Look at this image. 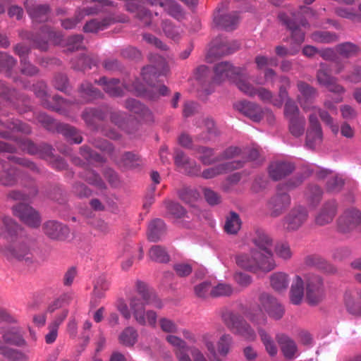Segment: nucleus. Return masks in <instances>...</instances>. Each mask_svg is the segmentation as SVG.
<instances>
[{"label":"nucleus","instance_id":"obj_13","mask_svg":"<svg viewBox=\"0 0 361 361\" xmlns=\"http://www.w3.org/2000/svg\"><path fill=\"white\" fill-rule=\"evenodd\" d=\"M297 88L299 94L296 99L303 111H308L316 109L312 104L318 94L317 89L302 80L297 82Z\"/></svg>","mask_w":361,"mask_h":361},{"label":"nucleus","instance_id":"obj_61","mask_svg":"<svg viewBox=\"0 0 361 361\" xmlns=\"http://www.w3.org/2000/svg\"><path fill=\"white\" fill-rule=\"evenodd\" d=\"M0 354L13 361H23L25 359V355L22 352L4 345L0 348Z\"/></svg>","mask_w":361,"mask_h":361},{"label":"nucleus","instance_id":"obj_64","mask_svg":"<svg viewBox=\"0 0 361 361\" xmlns=\"http://www.w3.org/2000/svg\"><path fill=\"white\" fill-rule=\"evenodd\" d=\"M164 204L167 211L176 218H182L186 214L185 209L178 203L165 201Z\"/></svg>","mask_w":361,"mask_h":361},{"label":"nucleus","instance_id":"obj_63","mask_svg":"<svg viewBox=\"0 0 361 361\" xmlns=\"http://www.w3.org/2000/svg\"><path fill=\"white\" fill-rule=\"evenodd\" d=\"M81 156L89 161H95L98 163L104 162V159L99 154L93 152L89 147L82 146L80 147Z\"/></svg>","mask_w":361,"mask_h":361},{"label":"nucleus","instance_id":"obj_1","mask_svg":"<svg viewBox=\"0 0 361 361\" xmlns=\"http://www.w3.org/2000/svg\"><path fill=\"white\" fill-rule=\"evenodd\" d=\"M137 289L141 298L136 296L130 298L129 302L130 314L132 313L135 320L140 325L154 327L157 324V313L153 310L145 311V305H152L161 309L163 307L162 302L155 292L149 289L145 283L138 281Z\"/></svg>","mask_w":361,"mask_h":361},{"label":"nucleus","instance_id":"obj_60","mask_svg":"<svg viewBox=\"0 0 361 361\" xmlns=\"http://www.w3.org/2000/svg\"><path fill=\"white\" fill-rule=\"evenodd\" d=\"M334 77L329 73V68L327 64L321 63L319 69L317 73V80L319 85L325 86L328 82L332 81Z\"/></svg>","mask_w":361,"mask_h":361},{"label":"nucleus","instance_id":"obj_43","mask_svg":"<svg viewBox=\"0 0 361 361\" xmlns=\"http://www.w3.org/2000/svg\"><path fill=\"white\" fill-rule=\"evenodd\" d=\"M270 283L276 291L286 290L289 284L288 276L283 272L274 273L270 277Z\"/></svg>","mask_w":361,"mask_h":361},{"label":"nucleus","instance_id":"obj_28","mask_svg":"<svg viewBox=\"0 0 361 361\" xmlns=\"http://www.w3.org/2000/svg\"><path fill=\"white\" fill-rule=\"evenodd\" d=\"M25 6L27 13L34 21L42 22L47 20V13L49 11V7L47 5L27 2Z\"/></svg>","mask_w":361,"mask_h":361},{"label":"nucleus","instance_id":"obj_15","mask_svg":"<svg viewBox=\"0 0 361 361\" xmlns=\"http://www.w3.org/2000/svg\"><path fill=\"white\" fill-rule=\"evenodd\" d=\"M252 242L256 246V251H258L263 259L275 262L273 259L272 246L273 240L271 236L262 230H257L252 238Z\"/></svg>","mask_w":361,"mask_h":361},{"label":"nucleus","instance_id":"obj_39","mask_svg":"<svg viewBox=\"0 0 361 361\" xmlns=\"http://www.w3.org/2000/svg\"><path fill=\"white\" fill-rule=\"evenodd\" d=\"M114 23V20L111 17H106L102 20L92 19L85 23L83 30L85 32H97L107 28Z\"/></svg>","mask_w":361,"mask_h":361},{"label":"nucleus","instance_id":"obj_23","mask_svg":"<svg viewBox=\"0 0 361 361\" xmlns=\"http://www.w3.org/2000/svg\"><path fill=\"white\" fill-rule=\"evenodd\" d=\"M244 161H233L224 164L216 165L204 170L202 173V176L205 179H210L216 177L222 173L228 171L238 169L243 166Z\"/></svg>","mask_w":361,"mask_h":361},{"label":"nucleus","instance_id":"obj_54","mask_svg":"<svg viewBox=\"0 0 361 361\" xmlns=\"http://www.w3.org/2000/svg\"><path fill=\"white\" fill-rule=\"evenodd\" d=\"M233 292L234 288L231 284L219 283L216 286L212 287V289L210 291V296L214 298L230 296L233 293Z\"/></svg>","mask_w":361,"mask_h":361},{"label":"nucleus","instance_id":"obj_49","mask_svg":"<svg viewBox=\"0 0 361 361\" xmlns=\"http://www.w3.org/2000/svg\"><path fill=\"white\" fill-rule=\"evenodd\" d=\"M241 226V221L239 215L233 212H231L230 214L226 217L224 230L227 233L236 234L240 230Z\"/></svg>","mask_w":361,"mask_h":361},{"label":"nucleus","instance_id":"obj_37","mask_svg":"<svg viewBox=\"0 0 361 361\" xmlns=\"http://www.w3.org/2000/svg\"><path fill=\"white\" fill-rule=\"evenodd\" d=\"M166 232V225L163 220L156 219L151 221L148 226V238L149 240L157 242L161 239Z\"/></svg>","mask_w":361,"mask_h":361},{"label":"nucleus","instance_id":"obj_10","mask_svg":"<svg viewBox=\"0 0 361 361\" xmlns=\"http://www.w3.org/2000/svg\"><path fill=\"white\" fill-rule=\"evenodd\" d=\"M308 216V211L305 207H293L283 217V228L288 232L297 231L307 221Z\"/></svg>","mask_w":361,"mask_h":361},{"label":"nucleus","instance_id":"obj_24","mask_svg":"<svg viewBox=\"0 0 361 361\" xmlns=\"http://www.w3.org/2000/svg\"><path fill=\"white\" fill-rule=\"evenodd\" d=\"M295 170L293 163L288 161H275L269 166V175L274 180H281L290 174Z\"/></svg>","mask_w":361,"mask_h":361},{"label":"nucleus","instance_id":"obj_5","mask_svg":"<svg viewBox=\"0 0 361 361\" xmlns=\"http://www.w3.org/2000/svg\"><path fill=\"white\" fill-rule=\"evenodd\" d=\"M278 18L280 22L290 32L291 38L298 46L305 40V32L300 26L309 28L310 24L305 18H301L299 13H293L290 16L286 13H279Z\"/></svg>","mask_w":361,"mask_h":361},{"label":"nucleus","instance_id":"obj_59","mask_svg":"<svg viewBox=\"0 0 361 361\" xmlns=\"http://www.w3.org/2000/svg\"><path fill=\"white\" fill-rule=\"evenodd\" d=\"M242 75L243 72L234 80L238 88L250 97L256 95V89L247 80L243 79Z\"/></svg>","mask_w":361,"mask_h":361},{"label":"nucleus","instance_id":"obj_41","mask_svg":"<svg viewBox=\"0 0 361 361\" xmlns=\"http://www.w3.org/2000/svg\"><path fill=\"white\" fill-rule=\"evenodd\" d=\"M79 176L89 184L99 189L105 188V183L100 176L91 169H85L82 171L79 172Z\"/></svg>","mask_w":361,"mask_h":361},{"label":"nucleus","instance_id":"obj_46","mask_svg":"<svg viewBox=\"0 0 361 361\" xmlns=\"http://www.w3.org/2000/svg\"><path fill=\"white\" fill-rule=\"evenodd\" d=\"M148 256L152 261L159 263H166L169 261L170 257L166 249L159 245L150 247Z\"/></svg>","mask_w":361,"mask_h":361},{"label":"nucleus","instance_id":"obj_36","mask_svg":"<svg viewBox=\"0 0 361 361\" xmlns=\"http://www.w3.org/2000/svg\"><path fill=\"white\" fill-rule=\"evenodd\" d=\"M164 11L178 21H181L185 18V12L181 6L173 0H166L163 3H160Z\"/></svg>","mask_w":361,"mask_h":361},{"label":"nucleus","instance_id":"obj_3","mask_svg":"<svg viewBox=\"0 0 361 361\" xmlns=\"http://www.w3.org/2000/svg\"><path fill=\"white\" fill-rule=\"evenodd\" d=\"M108 113H110L111 121L116 126L123 129L128 134L134 133L133 130L128 128V124L124 121L126 114L121 111H111L110 108L108 106L99 109L87 108L83 111L82 117L88 126H95L96 122L97 121L104 120Z\"/></svg>","mask_w":361,"mask_h":361},{"label":"nucleus","instance_id":"obj_30","mask_svg":"<svg viewBox=\"0 0 361 361\" xmlns=\"http://www.w3.org/2000/svg\"><path fill=\"white\" fill-rule=\"evenodd\" d=\"M304 297V281L299 276H295L290 290V300L292 304L300 305Z\"/></svg>","mask_w":361,"mask_h":361},{"label":"nucleus","instance_id":"obj_33","mask_svg":"<svg viewBox=\"0 0 361 361\" xmlns=\"http://www.w3.org/2000/svg\"><path fill=\"white\" fill-rule=\"evenodd\" d=\"M240 47V44L234 42L232 44L228 42L219 43L217 40L212 42V47L209 49V54L212 55H226L233 53Z\"/></svg>","mask_w":361,"mask_h":361},{"label":"nucleus","instance_id":"obj_47","mask_svg":"<svg viewBox=\"0 0 361 361\" xmlns=\"http://www.w3.org/2000/svg\"><path fill=\"white\" fill-rule=\"evenodd\" d=\"M4 253L8 258H14L18 260L25 259L27 261L30 259L29 250L25 245H20L16 247H8L4 251Z\"/></svg>","mask_w":361,"mask_h":361},{"label":"nucleus","instance_id":"obj_55","mask_svg":"<svg viewBox=\"0 0 361 361\" xmlns=\"http://www.w3.org/2000/svg\"><path fill=\"white\" fill-rule=\"evenodd\" d=\"M178 196L184 202L190 204H193L200 197L198 191L192 188H182L178 192Z\"/></svg>","mask_w":361,"mask_h":361},{"label":"nucleus","instance_id":"obj_58","mask_svg":"<svg viewBox=\"0 0 361 361\" xmlns=\"http://www.w3.org/2000/svg\"><path fill=\"white\" fill-rule=\"evenodd\" d=\"M284 116L290 120L293 118L302 116L300 114V109L293 99H288L284 104Z\"/></svg>","mask_w":361,"mask_h":361},{"label":"nucleus","instance_id":"obj_27","mask_svg":"<svg viewBox=\"0 0 361 361\" xmlns=\"http://www.w3.org/2000/svg\"><path fill=\"white\" fill-rule=\"evenodd\" d=\"M78 93L82 99L75 101L78 104L87 103L103 95L99 90L94 88L88 82H84L80 85Z\"/></svg>","mask_w":361,"mask_h":361},{"label":"nucleus","instance_id":"obj_51","mask_svg":"<svg viewBox=\"0 0 361 361\" xmlns=\"http://www.w3.org/2000/svg\"><path fill=\"white\" fill-rule=\"evenodd\" d=\"M312 39L317 43L329 44L338 40L335 32L329 31H316L311 35Z\"/></svg>","mask_w":361,"mask_h":361},{"label":"nucleus","instance_id":"obj_25","mask_svg":"<svg viewBox=\"0 0 361 361\" xmlns=\"http://www.w3.org/2000/svg\"><path fill=\"white\" fill-rule=\"evenodd\" d=\"M95 82L102 86L104 92L111 97L123 95L124 86L118 79L102 77L99 80H95Z\"/></svg>","mask_w":361,"mask_h":361},{"label":"nucleus","instance_id":"obj_35","mask_svg":"<svg viewBox=\"0 0 361 361\" xmlns=\"http://www.w3.org/2000/svg\"><path fill=\"white\" fill-rule=\"evenodd\" d=\"M109 288V282L105 276H99L94 281L92 302L97 304L105 297V293Z\"/></svg>","mask_w":361,"mask_h":361},{"label":"nucleus","instance_id":"obj_18","mask_svg":"<svg viewBox=\"0 0 361 361\" xmlns=\"http://www.w3.org/2000/svg\"><path fill=\"white\" fill-rule=\"evenodd\" d=\"M338 212V204L334 200L323 204L314 216V222L319 226H324L333 222Z\"/></svg>","mask_w":361,"mask_h":361},{"label":"nucleus","instance_id":"obj_57","mask_svg":"<svg viewBox=\"0 0 361 361\" xmlns=\"http://www.w3.org/2000/svg\"><path fill=\"white\" fill-rule=\"evenodd\" d=\"M233 345V338L229 334L222 335L217 342V350L221 355L226 356Z\"/></svg>","mask_w":361,"mask_h":361},{"label":"nucleus","instance_id":"obj_12","mask_svg":"<svg viewBox=\"0 0 361 361\" xmlns=\"http://www.w3.org/2000/svg\"><path fill=\"white\" fill-rule=\"evenodd\" d=\"M13 214L23 223L32 228H37L41 224V217L37 211L31 206L19 203L12 207Z\"/></svg>","mask_w":361,"mask_h":361},{"label":"nucleus","instance_id":"obj_31","mask_svg":"<svg viewBox=\"0 0 361 361\" xmlns=\"http://www.w3.org/2000/svg\"><path fill=\"white\" fill-rule=\"evenodd\" d=\"M124 106L132 113L140 116L146 121H149L152 113L148 108L135 99H128L125 102Z\"/></svg>","mask_w":361,"mask_h":361},{"label":"nucleus","instance_id":"obj_16","mask_svg":"<svg viewBox=\"0 0 361 361\" xmlns=\"http://www.w3.org/2000/svg\"><path fill=\"white\" fill-rule=\"evenodd\" d=\"M308 121L309 126L306 133V145L310 149H314L322 142V128L315 114H310Z\"/></svg>","mask_w":361,"mask_h":361},{"label":"nucleus","instance_id":"obj_42","mask_svg":"<svg viewBox=\"0 0 361 361\" xmlns=\"http://www.w3.org/2000/svg\"><path fill=\"white\" fill-rule=\"evenodd\" d=\"M138 334L137 330L132 326L125 328L118 336V341L121 344L131 347L137 342Z\"/></svg>","mask_w":361,"mask_h":361},{"label":"nucleus","instance_id":"obj_9","mask_svg":"<svg viewBox=\"0 0 361 361\" xmlns=\"http://www.w3.org/2000/svg\"><path fill=\"white\" fill-rule=\"evenodd\" d=\"M306 300L311 305L319 303L325 296V289L322 278L314 274L305 276Z\"/></svg>","mask_w":361,"mask_h":361},{"label":"nucleus","instance_id":"obj_53","mask_svg":"<svg viewBox=\"0 0 361 361\" xmlns=\"http://www.w3.org/2000/svg\"><path fill=\"white\" fill-rule=\"evenodd\" d=\"M322 194V190L319 186L311 185L307 188L305 195L309 203L315 207L321 201Z\"/></svg>","mask_w":361,"mask_h":361},{"label":"nucleus","instance_id":"obj_40","mask_svg":"<svg viewBox=\"0 0 361 361\" xmlns=\"http://www.w3.org/2000/svg\"><path fill=\"white\" fill-rule=\"evenodd\" d=\"M97 63V59L95 57L81 55L78 58L71 60L72 68L77 71H85L91 69Z\"/></svg>","mask_w":361,"mask_h":361},{"label":"nucleus","instance_id":"obj_45","mask_svg":"<svg viewBox=\"0 0 361 361\" xmlns=\"http://www.w3.org/2000/svg\"><path fill=\"white\" fill-rule=\"evenodd\" d=\"M312 111H314V112L312 114H315L316 115L318 114L322 121L331 129V132L335 135L338 133L339 126L334 122V118L327 111L317 106H316V109H313Z\"/></svg>","mask_w":361,"mask_h":361},{"label":"nucleus","instance_id":"obj_2","mask_svg":"<svg viewBox=\"0 0 361 361\" xmlns=\"http://www.w3.org/2000/svg\"><path fill=\"white\" fill-rule=\"evenodd\" d=\"M169 67L166 61L159 56L156 64L149 65L142 70V76L147 85L136 82L135 90L137 95L151 100H156L161 96H165L169 92V88L164 85L153 84V80L160 75H166Z\"/></svg>","mask_w":361,"mask_h":361},{"label":"nucleus","instance_id":"obj_26","mask_svg":"<svg viewBox=\"0 0 361 361\" xmlns=\"http://www.w3.org/2000/svg\"><path fill=\"white\" fill-rule=\"evenodd\" d=\"M214 22L220 28L231 31L236 28L238 23V16L236 12L226 15L216 14L214 16Z\"/></svg>","mask_w":361,"mask_h":361},{"label":"nucleus","instance_id":"obj_50","mask_svg":"<svg viewBox=\"0 0 361 361\" xmlns=\"http://www.w3.org/2000/svg\"><path fill=\"white\" fill-rule=\"evenodd\" d=\"M126 7L128 11L136 13V16L142 20L146 25H150L152 14L144 6L128 3Z\"/></svg>","mask_w":361,"mask_h":361},{"label":"nucleus","instance_id":"obj_11","mask_svg":"<svg viewBox=\"0 0 361 361\" xmlns=\"http://www.w3.org/2000/svg\"><path fill=\"white\" fill-rule=\"evenodd\" d=\"M337 228L342 233H348L357 228L361 230V212L355 209L345 210L337 219Z\"/></svg>","mask_w":361,"mask_h":361},{"label":"nucleus","instance_id":"obj_62","mask_svg":"<svg viewBox=\"0 0 361 361\" xmlns=\"http://www.w3.org/2000/svg\"><path fill=\"white\" fill-rule=\"evenodd\" d=\"M344 185L343 179L338 176H334L329 178L326 182V190L329 192H338Z\"/></svg>","mask_w":361,"mask_h":361},{"label":"nucleus","instance_id":"obj_29","mask_svg":"<svg viewBox=\"0 0 361 361\" xmlns=\"http://www.w3.org/2000/svg\"><path fill=\"white\" fill-rule=\"evenodd\" d=\"M58 37L59 35L50 27L43 26L41 28L40 32L34 37L33 41L38 49L45 51L48 47L47 42L49 40H54Z\"/></svg>","mask_w":361,"mask_h":361},{"label":"nucleus","instance_id":"obj_8","mask_svg":"<svg viewBox=\"0 0 361 361\" xmlns=\"http://www.w3.org/2000/svg\"><path fill=\"white\" fill-rule=\"evenodd\" d=\"M227 327L234 334H239L248 341H255V331L240 317L232 312H226L222 316Z\"/></svg>","mask_w":361,"mask_h":361},{"label":"nucleus","instance_id":"obj_7","mask_svg":"<svg viewBox=\"0 0 361 361\" xmlns=\"http://www.w3.org/2000/svg\"><path fill=\"white\" fill-rule=\"evenodd\" d=\"M37 119L48 130H53L56 128L59 133L75 144H80L82 141L81 135L73 126L65 123H58L44 113H39Z\"/></svg>","mask_w":361,"mask_h":361},{"label":"nucleus","instance_id":"obj_19","mask_svg":"<svg viewBox=\"0 0 361 361\" xmlns=\"http://www.w3.org/2000/svg\"><path fill=\"white\" fill-rule=\"evenodd\" d=\"M214 80L216 82H221L227 79L234 80L243 69L239 67H233L229 62L224 61L217 63L214 66Z\"/></svg>","mask_w":361,"mask_h":361},{"label":"nucleus","instance_id":"obj_38","mask_svg":"<svg viewBox=\"0 0 361 361\" xmlns=\"http://www.w3.org/2000/svg\"><path fill=\"white\" fill-rule=\"evenodd\" d=\"M195 152L199 154L197 158L204 165H212L219 161V155L214 156L213 148L199 146L195 148Z\"/></svg>","mask_w":361,"mask_h":361},{"label":"nucleus","instance_id":"obj_34","mask_svg":"<svg viewBox=\"0 0 361 361\" xmlns=\"http://www.w3.org/2000/svg\"><path fill=\"white\" fill-rule=\"evenodd\" d=\"M336 53L345 59L357 56L361 51L360 47L350 42H343L336 46Z\"/></svg>","mask_w":361,"mask_h":361},{"label":"nucleus","instance_id":"obj_4","mask_svg":"<svg viewBox=\"0 0 361 361\" xmlns=\"http://www.w3.org/2000/svg\"><path fill=\"white\" fill-rule=\"evenodd\" d=\"M235 262L240 268L251 272H257L259 270L270 271L275 267V262H270L259 255L258 251L252 249L248 253H240L235 256Z\"/></svg>","mask_w":361,"mask_h":361},{"label":"nucleus","instance_id":"obj_44","mask_svg":"<svg viewBox=\"0 0 361 361\" xmlns=\"http://www.w3.org/2000/svg\"><path fill=\"white\" fill-rule=\"evenodd\" d=\"M118 164L126 169H136L142 165L143 162L137 154L127 152L123 154Z\"/></svg>","mask_w":361,"mask_h":361},{"label":"nucleus","instance_id":"obj_20","mask_svg":"<svg viewBox=\"0 0 361 361\" xmlns=\"http://www.w3.org/2000/svg\"><path fill=\"white\" fill-rule=\"evenodd\" d=\"M234 109L255 122H259L264 116L262 107L252 102L241 100L233 104Z\"/></svg>","mask_w":361,"mask_h":361},{"label":"nucleus","instance_id":"obj_52","mask_svg":"<svg viewBox=\"0 0 361 361\" xmlns=\"http://www.w3.org/2000/svg\"><path fill=\"white\" fill-rule=\"evenodd\" d=\"M290 133L295 137L301 136L305 131V118L303 116L288 120Z\"/></svg>","mask_w":361,"mask_h":361},{"label":"nucleus","instance_id":"obj_21","mask_svg":"<svg viewBox=\"0 0 361 361\" xmlns=\"http://www.w3.org/2000/svg\"><path fill=\"white\" fill-rule=\"evenodd\" d=\"M42 229L44 234L53 240H64L69 233L68 228L66 226L54 220L46 221L42 226Z\"/></svg>","mask_w":361,"mask_h":361},{"label":"nucleus","instance_id":"obj_56","mask_svg":"<svg viewBox=\"0 0 361 361\" xmlns=\"http://www.w3.org/2000/svg\"><path fill=\"white\" fill-rule=\"evenodd\" d=\"M3 340L5 343L16 345L22 346L25 345V341L23 336L16 331L9 330L3 334Z\"/></svg>","mask_w":361,"mask_h":361},{"label":"nucleus","instance_id":"obj_14","mask_svg":"<svg viewBox=\"0 0 361 361\" xmlns=\"http://www.w3.org/2000/svg\"><path fill=\"white\" fill-rule=\"evenodd\" d=\"M283 190L282 184H279L277 187V192L270 198L268 202V208L273 217L279 216L290 204V195Z\"/></svg>","mask_w":361,"mask_h":361},{"label":"nucleus","instance_id":"obj_6","mask_svg":"<svg viewBox=\"0 0 361 361\" xmlns=\"http://www.w3.org/2000/svg\"><path fill=\"white\" fill-rule=\"evenodd\" d=\"M33 88L36 96L41 99L42 104L44 108L56 111L61 114L67 113L71 102L57 95L54 97L48 95L47 87L44 82H37Z\"/></svg>","mask_w":361,"mask_h":361},{"label":"nucleus","instance_id":"obj_17","mask_svg":"<svg viewBox=\"0 0 361 361\" xmlns=\"http://www.w3.org/2000/svg\"><path fill=\"white\" fill-rule=\"evenodd\" d=\"M259 302L269 317L275 319H281L285 313L283 306L273 296L268 293H262L259 296Z\"/></svg>","mask_w":361,"mask_h":361},{"label":"nucleus","instance_id":"obj_48","mask_svg":"<svg viewBox=\"0 0 361 361\" xmlns=\"http://www.w3.org/2000/svg\"><path fill=\"white\" fill-rule=\"evenodd\" d=\"M206 132L203 131L196 136V140L207 142L217 135V130L214 121L211 118L204 120Z\"/></svg>","mask_w":361,"mask_h":361},{"label":"nucleus","instance_id":"obj_22","mask_svg":"<svg viewBox=\"0 0 361 361\" xmlns=\"http://www.w3.org/2000/svg\"><path fill=\"white\" fill-rule=\"evenodd\" d=\"M276 340L283 355L288 360L294 359L298 353L295 341L287 334L280 333L276 335Z\"/></svg>","mask_w":361,"mask_h":361},{"label":"nucleus","instance_id":"obj_32","mask_svg":"<svg viewBox=\"0 0 361 361\" xmlns=\"http://www.w3.org/2000/svg\"><path fill=\"white\" fill-rule=\"evenodd\" d=\"M20 230V226L11 218L4 216L0 225V235L6 239H13Z\"/></svg>","mask_w":361,"mask_h":361}]
</instances>
